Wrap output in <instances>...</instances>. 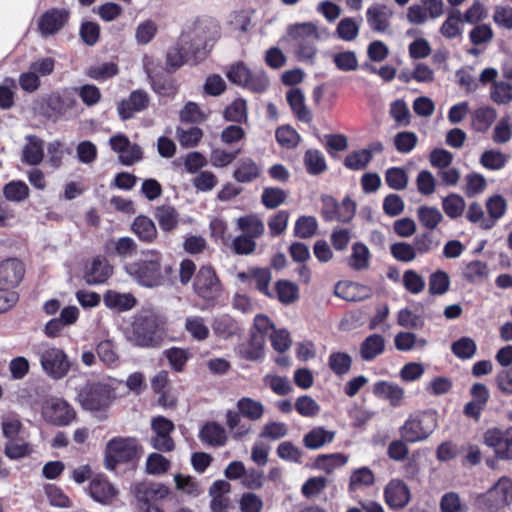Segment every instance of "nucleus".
Segmentation results:
<instances>
[{"label": "nucleus", "instance_id": "obj_26", "mask_svg": "<svg viewBox=\"0 0 512 512\" xmlns=\"http://www.w3.org/2000/svg\"><path fill=\"white\" fill-rule=\"evenodd\" d=\"M334 293L344 300L357 302L369 298L371 296V289L358 283L338 282L335 286Z\"/></svg>", "mask_w": 512, "mask_h": 512}, {"label": "nucleus", "instance_id": "obj_64", "mask_svg": "<svg viewBox=\"0 0 512 512\" xmlns=\"http://www.w3.org/2000/svg\"><path fill=\"white\" fill-rule=\"evenodd\" d=\"M491 99L497 104H507L512 100V85L506 82H494Z\"/></svg>", "mask_w": 512, "mask_h": 512}, {"label": "nucleus", "instance_id": "obj_38", "mask_svg": "<svg viewBox=\"0 0 512 512\" xmlns=\"http://www.w3.org/2000/svg\"><path fill=\"white\" fill-rule=\"evenodd\" d=\"M334 437L335 433L333 431L326 430L323 427H316L304 436L303 442L309 449H319L323 445L331 443Z\"/></svg>", "mask_w": 512, "mask_h": 512}, {"label": "nucleus", "instance_id": "obj_36", "mask_svg": "<svg viewBox=\"0 0 512 512\" xmlns=\"http://www.w3.org/2000/svg\"><path fill=\"white\" fill-rule=\"evenodd\" d=\"M486 208L491 219L483 220L481 227L490 229L494 226L495 221L501 218L506 210V201L500 195H495L487 200Z\"/></svg>", "mask_w": 512, "mask_h": 512}, {"label": "nucleus", "instance_id": "obj_52", "mask_svg": "<svg viewBox=\"0 0 512 512\" xmlns=\"http://www.w3.org/2000/svg\"><path fill=\"white\" fill-rule=\"evenodd\" d=\"M317 227L318 224L315 217L301 216L295 223V236L302 239L311 238L315 234Z\"/></svg>", "mask_w": 512, "mask_h": 512}, {"label": "nucleus", "instance_id": "obj_29", "mask_svg": "<svg viewBox=\"0 0 512 512\" xmlns=\"http://www.w3.org/2000/svg\"><path fill=\"white\" fill-rule=\"evenodd\" d=\"M131 230L137 235L140 241L145 243L154 242L158 236L155 223L145 215H139L134 219Z\"/></svg>", "mask_w": 512, "mask_h": 512}, {"label": "nucleus", "instance_id": "obj_42", "mask_svg": "<svg viewBox=\"0 0 512 512\" xmlns=\"http://www.w3.org/2000/svg\"><path fill=\"white\" fill-rule=\"evenodd\" d=\"M304 164L311 175H319L327 169L326 161L319 150L309 149L304 156Z\"/></svg>", "mask_w": 512, "mask_h": 512}, {"label": "nucleus", "instance_id": "obj_5", "mask_svg": "<svg viewBox=\"0 0 512 512\" xmlns=\"http://www.w3.org/2000/svg\"><path fill=\"white\" fill-rule=\"evenodd\" d=\"M129 340L140 347L158 346L161 341V333L157 317L151 312L137 314L132 323Z\"/></svg>", "mask_w": 512, "mask_h": 512}, {"label": "nucleus", "instance_id": "obj_28", "mask_svg": "<svg viewBox=\"0 0 512 512\" xmlns=\"http://www.w3.org/2000/svg\"><path fill=\"white\" fill-rule=\"evenodd\" d=\"M260 166L251 158H242L233 172V178L239 183H250L259 178Z\"/></svg>", "mask_w": 512, "mask_h": 512}, {"label": "nucleus", "instance_id": "obj_53", "mask_svg": "<svg viewBox=\"0 0 512 512\" xmlns=\"http://www.w3.org/2000/svg\"><path fill=\"white\" fill-rule=\"evenodd\" d=\"M359 33V25L353 18L347 17L339 21L336 34L344 41H353L356 39Z\"/></svg>", "mask_w": 512, "mask_h": 512}, {"label": "nucleus", "instance_id": "obj_17", "mask_svg": "<svg viewBox=\"0 0 512 512\" xmlns=\"http://www.w3.org/2000/svg\"><path fill=\"white\" fill-rule=\"evenodd\" d=\"M179 45L183 50L184 46L187 47L190 54L188 57L191 59V63L193 64L203 60L207 55L208 42L201 30L197 29L193 33L183 34L180 38Z\"/></svg>", "mask_w": 512, "mask_h": 512}, {"label": "nucleus", "instance_id": "obj_20", "mask_svg": "<svg viewBox=\"0 0 512 512\" xmlns=\"http://www.w3.org/2000/svg\"><path fill=\"white\" fill-rule=\"evenodd\" d=\"M393 10L385 4H374L366 11L367 23L374 32H385L390 27Z\"/></svg>", "mask_w": 512, "mask_h": 512}, {"label": "nucleus", "instance_id": "obj_16", "mask_svg": "<svg viewBox=\"0 0 512 512\" xmlns=\"http://www.w3.org/2000/svg\"><path fill=\"white\" fill-rule=\"evenodd\" d=\"M25 265L18 258H7L0 262V285L16 290L25 276Z\"/></svg>", "mask_w": 512, "mask_h": 512}, {"label": "nucleus", "instance_id": "obj_43", "mask_svg": "<svg viewBox=\"0 0 512 512\" xmlns=\"http://www.w3.org/2000/svg\"><path fill=\"white\" fill-rule=\"evenodd\" d=\"M488 273L489 270L486 263L478 260L469 262L463 269L464 279L471 283L484 281L488 277Z\"/></svg>", "mask_w": 512, "mask_h": 512}, {"label": "nucleus", "instance_id": "obj_24", "mask_svg": "<svg viewBox=\"0 0 512 512\" xmlns=\"http://www.w3.org/2000/svg\"><path fill=\"white\" fill-rule=\"evenodd\" d=\"M198 437L202 443L211 447H221L227 442L225 428L215 421L205 423Z\"/></svg>", "mask_w": 512, "mask_h": 512}, {"label": "nucleus", "instance_id": "obj_9", "mask_svg": "<svg viewBox=\"0 0 512 512\" xmlns=\"http://www.w3.org/2000/svg\"><path fill=\"white\" fill-rule=\"evenodd\" d=\"M512 500V482H495L487 492L476 498L475 505L480 512H497Z\"/></svg>", "mask_w": 512, "mask_h": 512}, {"label": "nucleus", "instance_id": "obj_48", "mask_svg": "<svg viewBox=\"0 0 512 512\" xmlns=\"http://www.w3.org/2000/svg\"><path fill=\"white\" fill-rule=\"evenodd\" d=\"M3 194L8 201L22 202L29 196V188L22 181H11L3 188Z\"/></svg>", "mask_w": 512, "mask_h": 512}, {"label": "nucleus", "instance_id": "obj_62", "mask_svg": "<svg viewBox=\"0 0 512 512\" xmlns=\"http://www.w3.org/2000/svg\"><path fill=\"white\" fill-rule=\"evenodd\" d=\"M170 466V462L163 455L152 453L146 461V472L149 475L159 476L165 473Z\"/></svg>", "mask_w": 512, "mask_h": 512}, {"label": "nucleus", "instance_id": "obj_37", "mask_svg": "<svg viewBox=\"0 0 512 512\" xmlns=\"http://www.w3.org/2000/svg\"><path fill=\"white\" fill-rule=\"evenodd\" d=\"M496 117L497 112L494 108L489 106L480 107L472 115V127L477 132H486Z\"/></svg>", "mask_w": 512, "mask_h": 512}, {"label": "nucleus", "instance_id": "obj_7", "mask_svg": "<svg viewBox=\"0 0 512 512\" xmlns=\"http://www.w3.org/2000/svg\"><path fill=\"white\" fill-rule=\"evenodd\" d=\"M226 76L231 83L254 93H263L269 86V79L263 71L252 72L243 62L232 64Z\"/></svg>", "mask_w": 512, "mask_h": 512}, {"label": "nucleus", "instance_id": "obj_22", "mask_svg": "<svg viewBox=\"0 0 512 512\" xmlns=\"http://www.w3.org/2000/svg\"><path fill=\"white\" fill-rule=\"evenodd\" d=\"M384 498L390 509L398 510L409 503L411 494L405 482H388L384 490Z\"/></svg>", "mask_w": 512, "mask_h": 512}, {"label": "nucleus", "instance_id": "obj_23", "mask_svg": "<svg viewBox=\"0 0 512 512\" xmlns=\"http://www.w3.org/2000/svg\"><path fill=\"white\" fill-rule=\"evenodd\" d=\"M69 18V12L65 9H51L39 19V29L44 36L58 32Z\"/></svg>", "mask_w": 512, "mask_h": 512}, {"label": "nucleus", "instance_id": "obj_14", "mask_svg": "<svg viewBox=\"0 0 512 512\" xmlns=\"http://www.w3.org/2000/svg\"><path fill=\"white\" fill-rule=\"evenodd\" d=\"M194 289L198 296L206 300L215 299L220 295L221 285L212 267L200 268L195 278Z\"/></svg>", "mask_w": 512, "mask_h": 512}, {"label": "nucleus", "instance_id": "obj_60", "mask_svg": "<svg viewBox=\"0 0 512 512\" xmlns=\"http://www.w3.org/2000/svg\"><path fill=\"white\" fill-rule=\"evenodd\" d=\"M452 352L461 359L472 358L477 350L476 343L469 337H462L452 344Z\"/></svg>", "mask_w": 512, "mask_h": 512}, {"label": "nucleus", "instance_id": "obj_39", "mask_svg": "<svg viewBox=\"0 0 512 512\" xmlns=\"http://www.w3.org/2000/svg\"><path fill=\"white\" fill-rule=\"evenodd\" d=\"M188 55L190 54L185 46L184 50L180 45L169 48L166 53V72L172 73L179 69L184 63H191V59Z\"/></svg>", "mask_w": 512, "mask_h": 512}, {"label": "nucleus", "instance_id": "obj_12", "mask_svg": "<svg viewBox=\"0 0 512 512\" xmlns=\"http://www.w3.org/2000/svg\"><path fill=\"white\" fill-rule=\"evenodd\" d=\"M484 443L494 449L498 459L512 460V427L505 430L488 429L484 434Z\"/></svg>", "mask_w": 512, "mask_h": 512}, {"label": "nucleus", "instance_id": "obj_61", "mask_svg": "<svg viewBox=\"0 0 512 512\" xmlns=\"http://www.w3.org/2000/svg\"><path fill=\"white\" fill-rule=\"evenodd\" d=\"M275 136L277 142L287 149L296 147L300 141L299 134L290 126L279 127Z\"/></svg>", "mask_w": 512, "mask_h": 512}, {"label": "nucleus", "instance_id": "obj_40", "mask_svg": "<svg viewBox=\"0 0 512 512\" xmlns=\"http://www.w3.org/2000/svg\"><path fill=\"white\" fill-rule=\"evenodd\" d=\"M237 409L243 417L251 421H257L264 414V406L261 402L249 397H243L237 402Z\"/></svg>", "mask_w": 512, "mask_h": 512}, {"label": "nucleus", "instance_id": "obj_27", "mask_svg": "<svg viewBox=\"0 0 512 512\" xmlns=\"http://www.w3.org/2000/svg\"><path fill=\"white\" fill-rule=\"evenodd\" d=\"M26 140L27 143L22 151V162L36 166L44 158V141L35 135H28Z\"/></svg>", "mask_w": 512, "mask_h": 512}, {"label": "nucleus", "instance_id": "obj_25", "mask_svg": "<svg viewBox=\"0 0 512 512\" xmlns=\"http://www.w3.org/2000/svg\"><path fill=\"white\" fill-rule=\"evenodd\" d=\"M286 100L299 121L305 123L312 121V113L305 104V96L301 89L291 88L286 93Z\"/></svg>", "mask_w": 512, "mask_h": 512}, {"label": "nucleus", "instance_id": "obj_50", "mask_svg": "<svg viewBox=\"0 0 512 512\" xmlns=\"http://www.w3.org/2000/svg\"><path fill=\"white\" fill-rule=\"evenodd\" d=\"M224 117L232 122H245L247 120V105L244 99H236L224 110Z\"/></svg>", "mask_w": 512, "mask_h": 512}, {"label": "nucleus", "instance_id": "obj_13", "mask_svg": "<svg viewBox=\"0 0 512 512\" xmlns=\"http://www.w3.org/2000/svg\"><path fill=\"white\" fill-rule=\"evenodd\" d=\"M75 104V99L70 95H60L54 92L42 99L40 112L46 118L57 121L69 110L73 109Z\"/></svg>", "mask_w": 512, "mask_h": 512}, {"label": "nucleus", "instance_id": "obj_56", "mask_svg": "<svg viewBox=\"0 0 512 512\" xmlns=\"http://www.w3.org/2000/svg\"><path fill=\"white\" fill-rule=\"evenodd\" d=\"M461 22V13L459 10H454L449 13V16L440 28L441 34L449 39L455 38L461 34L459 23Z\"/></svg>", "mask_w": 512, "mask_h": 512}, {"label": "nucleus", "instance_id": "obj_4", "mask_svg": "<svg viewBox=\"0 0 512 512\" xmlns=\"http://www.w3.org/2000/svg\"><path fill=\"white\" fill-rule=\"evenodd\" d=\"M113 399L114 393L111 386L99 381L87 382L77 394V401L80 406L90 412L107 410Z\"/></svg>", "mask_w": 512, "mask_h": 512}, {"label": "nucleus", "instance_id": "obj_10", "mask_svg": "<svg viewBox=\"0 0 512 512\" xmlns=\"http://www.w3.org/2000/svg\"><path fill=\"white\" fill-rule=\"evenodd\" d=\"M43 371L52 379L64 378L72 367L66 353L59 348H47L39 354Z\"/></svg>", "mask_w": 512, "mask_h": 512}, {"label": "nucleus", "instance_id": "obj_57", "mask_svg": "<svg viewBox=\"0 0 512 512\" xmlns=\"http://www.w3.org/2000/svg\"><path fill=\"white\" fill-rule=\"evenodd\" d=\"M276 292L279 301L285 305L293 303L298 298V288L286 280H279L276 283Z\"/></svg>", "mask_w": 512, "mask_h": 512}, {"label": "nucleus", "instance_id": "obj_8", "mask_svg": "<svg viewBox=\"0 0 512 512\" xmlns=\"http://www.w3.org/2000/svg\"><path fill=\"white\" fill-rule=\"evenodd\" d=\"M132 491L137 499L139 512H164L155 505V502L164 499L169 494V489L164 484L136 482Z\"/></svg>", "mask_w": 512, "mask_h": 512}, {"label": "nucleus", "instance_id": "obj_54", "mask_svg": "<svg viewBox=\"0 0 512 512\" xmlns=\"http://www.w3.org/2000/svg\"><path fill=\"white\" fill-rule=\"evenodd\" d=\"M450 285L448 274L442 270H438L430 275L429 293L432 295H443L447 292Z\"/></svg>", "mask_w": 512, "mask_h": 512}, {"label": "nucleus", "instance_id": "obj_15", "mask_svg": "<svg viewBox=\"0 0 512 512\" xmlns=\"http://www.w3.org/2000/svg\"><path fill=\"white\" fill-rule=\"evenodd\" d=\"M145 72L155 93L161 96H174L177 92L175 81L165 73L160 64L148 62L144 65Z\"/></svg>", "mask_w": 512, "mask_h": 512}, {"label": "nucleus", "instance_id": "obj_32", "mask_svg": "<svg viewBox=\"0 0 512 512\" xmlns=\"http://www.w3.org/2000/svg\"><path fill=\"white\" fill-rule=\"evenodd\" d=\"M385 340L380 334H372L364 339L360 345V355L364 361H371L382 354Z\"/></svg>", "mask_w": 512, "mask_h": 512}, {"label": "nucleus", "instance_id": "obj_31", "mask_svg": "<svg viewBox=\"0 0 512 512\" xmlns=\"http://www.w3.org/2000/svg\"><path fill=\"white\" fill-rule=\"evenodd\" d=\"M373 393L379 398L389 400L390 404L395 407L400 405L404 397V390L400 386L387 381L376 382Z\"/></svg>", "mask_w": 512, "mask_h": 512}, {"label": "nucleus", "instance_id": "obj_47", "mask_svg": "<svg viewBox=\"0 0 512 512\" xmlns=\"http://www.w3.org/2000/svg\"><path fill=\"white\" fill-rule=\"evenodd\" d=\"M465 200L458 194L451 193L442 201V207L445 214L451 219H456L463 214L465 209Z\"/></svg>", "mask_w": 512, "mask_h": 512}, {"label": "nucleus", "instance_id": "obj_21", "mask_svg": "<svg viewBox=\"0 0 512 512\" xmlns=\"http://www.w3.org/2000/svg\"><path fill=\"white\" fill-rule=\"evenodd\" d=\"M113 274V267L105 258L96 257L86 265L84 280L88 285L105 283Z\"/></svg>", "mask_w": 512, "mask_h": 512}, {"label": "nucleus", "instance_id": "obj_63", "mask_svg": "<svg viewBox=\"0 0 512 512\" xmlns=\"http://www.w3.org/2000/svg\"><path fill=\"white\" fill-rule=\"evenodd\" d=\"M114 254L122 257H132L137 253L138 245L131 237H121L112 241Z\"/></svg>", "mask_w": 512, "mask_h": 512}, {"label": "nucleus", "instance_id": "obj_59", "mask_svg": "<svg viewBox=\"0 0 512 512\" xmlns=\"http://www.w3.org/2000/svg\"><path fill=\"white\" fill-rule=\"evenodd\" d=\"M329 367L336 375L346 374L352 364V358L343 352H335L329 356Z\"/></svg>", "mask_w": 512, "mask_h": 512}, {"label": "nucleus", "instance_id": "obj_45", "mask_svg": "<svg viewBox=\"0 0 512 512\" xmlns=\"http://www.w3.org/2000/svg\"><path fill=\"white\" fill-rule=\"evenodd\" d=\"M237 224L239 229L247 233L251 239L261 236L264 232L263 222L255 215L240 217Z\"/></svg>", "mask_w": 512, "mask_h": 512}, {"label": "nucleus", "instance_id": "obj_55", "mask_svg": "<svg viewBox=\"0 0 512 512\" xmlns=\"http://www.w3.org/2000/svg\"><path fill=\"white\" fill-rule=\"evenodd\" d=\"M371 150H358L350 153L344 160V165L351 170L364 169L371 161Z\"/></svg>", "mask_w": 512, "mask_h": 512}, {"label": "nucleus", "instance_id": "obj_30", "mask_svg": "<svg viewBox=\"0 0 512 512\" xmlns=\"http://www.w3.org/2000/svg\"><path fill=\"white\" fill-rule=\"evenodd\" d=\"M154 217L164 232H170L178 226L179 214L171 205L163 204L157 206L154 209Z\"/></svg>", "mask_w": 512, "mask_h": 512}, {"label": "nucleus", "instance_id": "obj_46", "mask_svg": "<svg viewBox=\"0 0 512 512\" xmlns=\"http://www.w3.org/2000/svg\"><path fill=\"white\" fill-rule=\"evenodd\" d=\"M420 223L427 229L433 230L442 221L440 210L431 206H420L417 210Z\"/></svg>", "mask_w": 512, "mask_h": 512}, {"label": "nucleus", "instance_id": "obj_44", "mask_svg": "<svg viewBox=\"0 0 512 512\" xmlns=\"http://www.w3.org/2000/svg\"><path fill=\"white\" fill-rule=\"evenodd\" d=\"M185 329L197 341L206 340L209 336V328L200 316L187 317Z\"/></svg>", "mask_w": 512, "mask_h": 512}, {"label": "nucleus", "instance_id": "obj_18", "mask_svg": "<svg viewBox=\"0 0 512 512\" xmlns=\"http://www.w3.org/2000/svg\"><path fill=\"white\" fill-rule=\"evenodd\" d=\"M149 96L143 90L133 91L127 99L122 100L117 107L119 116L122 120H128L136 112L145 110L149 105Z\"/></svg>", "mask_w": 512, "mask_h": 512}, {"label": "nucleus", "instance_id": "obj_35", "mask_svg": "<svg viewBox=\"0 0 512 512\" xmlns=\"http://www.w3.org/2000/svg\"><path fill=\"white\" fill-rule=\"evenodd\" d=\"M103 301L108 308L126 311L132 309L136 299L131 294H121L112 290L104 294Z\"/></svg>", "mask_w": 512, "mask_h": 512}, {"label": "nucleus", "instance_id": "obj_19", "mask_svg": "<svg viewBox=\"0 0 512 512\" xmlns=\"http://www.w3.org/2000/svg\"><path fill=\"white\" fill-rule=\"evenodd\" d=\"M230 492V482H213L209 488L211 512H228L233 508Z\"/></svg>", "mask_w": 512, "mask_h": 512}, {"label": "nucleus", "instance_id": "obj_2", "mask_svg": "<svg viewBox=\"0 0 512 512\" xmlns=\"http://www.w3.org/2000/svg\"><path fill=\"white\" fill-rule=\"evenodd\" d=\"M140 456V447L135 438L115 437L106 445L104 464L108 470L117 473L132 471L136 469Z\"/></svg>", "mask_w": 512, "mask_h": 512}, {"label": "nucleus", "instance_id": "obj_58", "mask_svg": "<svg viewBox=\"0 0 512 512\" xmlns=\"http://www.w3.org/2000/svg\"><path fill=\"white\" fill-rule=\"evenodd\" d=\"M346 462L347 457L341 453L319 455L316 459V466L329 474L334 468L341 467Z\"/></svg>", "mask_w": 512, "mask_h": 512}, {"label": "nucleus", "instance_id": "obj_34", "mask_svg": "<svg viewBox=\"0 0 512 512\" xmlns=\"http://www.w3.org/2000/svg\"><path fill=\"white\" fill-rule=\"evenodd\" d=\"M89 494L95 501L109 504L118 495V490L111 482H90Z\"/></svg>", "mask_w": 512, "mask_h": 512}, {"label": "nucleus", "instance_id": "obj_11", "mask_svg": "<svg viewBox=\"0 0 512 512\" xmlns=\"http://www.w3.org/2000/svg\"><path fill=\"white\" fill-rule=\"evenodd\" d=\"M45 420L55 426H67L76 417L74 408L62 398H51L43 407Z\"/></svg>", "mask_w": 512, "mask_h": 512}, {"label": "nucleus", "instance_id": "obj_6", "mask_svg": "<svg viewBox=\"0 0 512 512\" xmlns=\"http://www.w3.org/2000/svg\"><path fill=\"white\" fill-rule=\"evenodd\" d=\"M437 428L435 414L424 412L409 417L400 427L401 438L407 443H416L426 440Z\"/></svg>", "mask_w": 512, "mask_h": 512}, {"label": "nucleus", "instance_id": "obj_41", "mask_svg": "<svg viewBox=\"0 0 512 512\" xmlns=\"http://www.w3.org/2000/svg\"><path fill=\"white\" fill-rule=\"evenodd\" d=\"M370 252L368 247L357 242L352 246V254L349 257V266L357 271L364 270L369 266Z\"/></svg>", "mask_w": 512, "mask_h": 512}, {"label": "nucleus", "instance_id": "obj_49", "mask_svg": "<svg viewBox=\"0 0 512 512\" xmlns=\"http://www.w3.org/2000/svg\"><path fill=\"white\" fill-rule=\"evenodd\" d=\"M287 198L286 192L278 187H266L264 188L261 201L263 205L268 209H275L285 202Z\"/></svg>", "mask_w": 512, "mask_h": 512}, {"label": "nucleus", "instance_id": "obj_3", "mask_svg": "<svg viewBox=\"0 0 512 512\" xmlns=\"http://www.w3.org/2000/svg\"><path fill=\"white\" fill-rule=\"evenodd\" d=\"M288 35L297 46V58L303 62L312 63L317 53L316 43L320 39L317 26L312 22L297 23L287 28Z\"/></svg>", "mask_w": 512, "mask_h": 512}, {"label": "nucleus", "instance_id": "obj_1", "mask_svg": "<svg viewBox=\"0 0 512 512\" xmlns=\"http://www.w3.org/2000/svg\"><path fill=\"white\" fill-rule=\"evenodd\" d=\"M126 273L145 287H157L170 279L173 267L163 262L162 254L157 250L143 253L142 258L124 266Z\"/></svg>", "mask_w": 512, "mask_h": 512}, {"label": "nucleus", "instance_id": "obj_51", "mask_svg": "<svg viewBox=\"0 0 512 512\" xmlns=\"http://www.w3.org/2000/svg\"><path fill=\"white\" fill-rule=\"evenodd\" d=\"M385 181L394 190H403L408 185L406 171L399 167L389 168L385 173Z\"/></svg>", "mask_w": 512, "mask_h": 512}, {"label": "nucleus", "instance_id": "obj_33", "mask_svg": "<svg viewBox=\"0 0 512 512\" xmlns=\"http://www.w3.org/2000/svg\"><path fill=\"white\" fill-rule=\"evenodd\" d=\"M212 329L218 337L223 339H228L240 332L238 322L228 314L217 316L213 321Z\"/></svg>", "mask_w": 512, "mask_h": 512}]
</instances>
